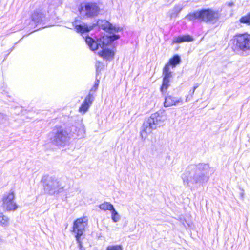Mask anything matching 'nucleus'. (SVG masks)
<instances>
[{
    "mask_svg": "<svg viewBox=\"0 0 250 250\" xmlns=\"http://www.w3.org/2000/svg\"><path fill=\"white\" fill-rule=\"evenodd\" d=\"M163 75L164 76L163 78H166V79L170 80L172 77V72L170 71L169 64L165 65L163 71Z\"/></svg>",
    "mask_w": 250,
    "mask_h": 250,
    "instance_id": "15",
    "label": "nucleus"
},
{
    "mask_svg": "<svg viewBox=\"0 0 250 250\" xmlns=\"http://www.w3.org/2000/svg\"><path fill=\"white\" fill-rule=\"evenodd\" d=\"M166 119V116L162 111H159L152 114L149 118L144 121L141 127L140 135L142 138L146 139L147 135L160 126Z\"/></svg>",
    "mask_w": 250,
    "mask_h": 250,
    "instance_id": "4",
    "label": "nucleus"
},
{
    "mask_svg": "<svg viewBox=\"0 0 250 250\" xmlns=\"http://www.w3.org/2000/svg\"><path fill=\"white\" fill-rule=\"evenodd\" d=\"M90 106V105L83 101L79 108V111L80 112L85 113L86 111H87Z\"/></svg>",
    "mask_w": 250,
    "mask_h": 250,
    "instance_id": "22",
    "label": "nucleus"
},
{
    "mask_svg": "<svg viewBox=\"0 0 250 250\" xmlns=\"http://www.w3.org/2000/svg\"><path fill=\"white\" fill-rule=\"evenodd\" d=\"M181 62V58L178 55H174L171 58L167 64H169V66L172 65L173 67L179 64Z\"/></svg>",
    "mask_w": 250,
    "mask_h": 250,
    "instance_id": "17",
    "label": "nucleus"
},
{
    "mask_svg": "<svg viewBox=\"0 0 250 250\" xmlns=\"http://www.w3.org/2000/svg\"><path fill=\"white\" fill-rule=\"evenodd\" d=\"M235 49L243 53L250 51V34L248 33L236 35L233 38Z\"/></svg>",
    "mask_w": 250,
    "mask_h": 250,
    "instance_id": "7",
    "label": "nucleus"
},
{
    "mask_svg": "<svg viewBox=\"0 0 250 250\" xmlns=\"http://www.w3.org/2000/svg\"><path fill=\"white\" fill-rule=\"evenodd\" d=\"M72 24L76 31L81 34L88 33L97 26L107 32L106 35H112L115 34L114 32H117L120 30L119 27L114 26L106 21L99 20L96 23L88 25L86 23H82L80 21L76 20Z\"/></svg>",
    "mask_w": 250,
    "mask_h": 250,
    "instance_id": "3",
    "label": "nucleus"
},
{
    "mask_svg": "<svg viewBox=\"0 0 250 250\" xmlns=\"http://www.w3.org/2000/svg\"><path fill=\"white\" fill-rule=\"evenodd\" d=\"M15 194L13 191H11L5 193L2 198L3 205L4 208L7 211H14L18 208V205L14 201Z\"/></svg>",
    "mask_w": 250,
    "mask_h": 250,
    "instance_id": "11",
    "label": "nucleus"
},
{
    "mask_svg": "<svg viewBox=\"0 0 250 250\" xmlns=\"http://www.w3.org/2000/svg\"><path fill=\"white\" fill-rule=\"evenodd\" d=\"M100 8L96 3L86 2L81 4L79 8V12L83 19L92 18L97 16L99 12Z\"/></svg>",
    "mask_w": 250,
    "mask_h": 250,
    "instance_id": "8",
    "label": "nucleus"
},
{
    "mask_svg": "<svg viewBox=\"0 0 250 250\" xmlns=\"http://www.w3.org/2000/svg\"><path fill=\"white\" fill-rule=\"evenodd\" d=\"M240 23L250 25V12L247 15L242 17L239 20Z\"/></svg>",
    "mask_w": 250,
    "mask_h": 250,
    "instance_id": "21",
    "label": "nucleus"
},
{
    "mask_svg": "<svg viewBox=\"0 0 250 250\" xmlns=\"http://www.w3.org/2000/svg\"><path fill=\"white\" fill-rule=\"evenodd\" d=\"M183 100L182 97H175L171 95L165 97L164 105L165 107L178 106L182 104Z\"/></svg>",
    "mask_w": 250,
    "mask_h": 250,
    "instance_id": "12",
    "label": "nucleus"
},
{
    "mask_svg": "<svg viewBox=\"0 0 250 250\" xmlns=\"http://www.w3.org/2000/svg\"><path fill=\"white\" fill-rule=\"evenodd\" d=\"M198 84H196L194 87H193V90H190L189 92V95L187 96L186 97V102H188L190 98H192L193 97V95L194 94V93L195 92V90L196 89V88L198 87Z\"/></svg>",
    "mask_w": 250,
    "mask_h": 250,
    "instance_id": "24",
    "label": "nucleus"
},
{
    "mask_svg": "<svg viewBox=\"0 0 250 250\" xmlns=\"http://www.w3.org/2000/svg\"><path fill=\"white\" fill-rule=\"evenodd\" d=\"M94 95H92L91 94H88V95L85 97L84 102L91 105L94 101Z\"/></svg>",
    "mask_w": 250,
    "mask_h": 250,
    "instance_id": "23",
    "label": "nucleus"
},
{
    "mask_svg": "<svg viewBox=\"0 0 250 250\" xmlns=\"http://www.w3.org/2000/svg\"><path fill=\"white\" fill-rule=\"evenodd\" d=\"M111 219L113 222L116 223L121 219V216L114 208L111 211Z\"/></svg>",
    "mask_w": 250,
    "mask_h": 250,
    "instance_id": "18",
    "label": "nucleus"
},
{
    "mask_svg": "<svg viewBox=\"0 0 250 250\" xmlns=\"http://www.w3.org/2000/svg\"><path fill=\"white\" fill-rule=\"evenodd\" d=\"M8 224L9 218L2 213H0V225L2 226H7Z\"/></svg>",
    "mask_w": 250,
    "mask_h": 250,
    "instance_id": "20",
    "label": "nucleus"
},
{
    "mask_svg": "<svg viewBox=\"0 0 250 250\" xmlns=\"http://www.w3.org/2000/svg\"><path fill=\"white\" fill-rule=\"evenodd\" d=\"M45 11L42 9L35 10L31 16L32 21L36 24H39L45 20Z\"/></svg>",
    "mask_w": 250,
    "mask_h": 250,
    "instance_id": "13",
    "label": "nucleus"
},
{
    "mask_svg": "<svg viewBox=\"0 0 250 250\" xmlns=\"http://www.w3.org/2000/svg\"><path fill=\"white\" fill-rule=\"evenodd\" d=\"M233 5H234V4H233V3H232H232H229L228 4V6H233Z\"/></svg>",
    "mask_w": 250,
    "mask_h": 250,
    "instance_id": "30",
    "label": "nucleus"
},
{
    "mask_svg": "<svg viewBox=\"0 0 250 250\" xmlns=\"http://www.w3.org/2000/svg\"><path fill=\"white\" fill-rule=\"evenodd\" d=\"M84 132L85 131L84 128L82 126H81V127L79 128L78 131L76 133V134L77 136L82 137L83 136V134L84 133Z\"/></svg>",
    "mask_w": 250,
    "mask_h": 250,
    "instance_id": "27",
    "label": "nucleus"
},
{
    "mask_svg": "<svg viewBox=\"0 0 250 250\" xmlns=\"http://www.w3.org/2000/svg\"><path fill=\"white\" fill-rule=\"evenodd\" d=\"M210 170L208 164L198 163L189 165L181 176L184 185L187 186L189 183L203 184L207 182L209 179Z\"/></svg>",
    "mask_w": 250,
    "mask_h": 250,
    "instance_id": "1",
    "label": "nucleus"
},
{
    "mask_svg": "<svg viewBox=\"0 0 250 250\" xmlns=\"http://www.w3.org/2000/svg\"><path fill=\"white\" fill-rule=\"evenodd\" d=\"M96 66H97V72L98 71V69H99V66H97V65H96Z\"/></svg>",
    "mask_w": 250,
    "mask_h": 250,
    "instance_id": "31",
    "label": "nucleus"
},
{
    "mask_svg": "<svg viewBox=\"0 0 250 250\" xmlns=\"http://www.w3.org/2000/svg\"><path fill=\"white\" fill-rule=\"evenodd\" d=\"M62 188L59 180L55 177H49L44 185L45 190L50 194L60 192Z\"/></svg>",
    "mask_w": 250,
    "mask_h": 250,
    "instance_id": "10",
    "label": "nucleus"
},
{
    "mask_svg": "<svg viewBox=\"0 0 250 250\" xmlns=\"http://www.w3.org/2000/svg\"><path fill=\"white\" fill-rule=\"evenodd\" d=\"M99 208L104 211H111L113 209H114V207L113 205L109 202H104V203L99 205Z\"/></svg>",
    "mask_w": 250,
    "mask_h": 250,
    "instance_id": "16",
    "label": "nucleus"
},
{
    "mask_svg": "<svg viewBox=\"0 0 250 250\" xmlns=\"http://www.w3.org/2000/svg\"><path fill=\"white\" fill-rule=\"evenodd\" d=\"M119 38V35L113 34L112 35H104L97 39L96 41L90 37L87 36L85 41L91 50L95 51L99 47H101L103 50L99 53V55L104 58H108L113 57L114 53L111 50L104 48Z\"/></svg>",
    "mask_w": 250,
    "mask_h": 250,
    "instance_id": "2",
    "label": "nucleus"
},
{
    "mask_svg": "<svg viewBox=\"0 0 250 250\" xmlns=\"http://www.w3.org/2000/svg\"><path fill=\"white\" fill-rule=\"evenodd\" d=\"M80 250H84V249L82 248V249H80Z\"/></svg>",
    "mask_w": 250,
    "mask_h": 250,
    "instance_id": "32",
    "label": "nucleus"
},
{
    "mask_svg": "<svg viewBox=\"0 0 250 250\" xmlns=\"http://www.w3.org/2000/svg\"><path fill=\"white\" fill-rule=\"evenodd\" d=\"M220 17V14L219 12L207 9L191 13L185 18L189 21L198 20L207 23L214 24L219 20Z\"/></svg>",
    "mask_w": 250,
    "mask_h": 250,
    "instance_id": "5",
    "label": "nucleus"
},
{
    "mask_svg": "<svg viewBox=\"0 0 250 250\" xmlns=\"http://www.w3.org/2000/svg\"><path fill=\"white\" fill-rule=\"evenodd\" d=\"M87 224V219L85 218L77 219L73 223V232L76 234L75 237L80 249H82V244L80 237L83 235Z\"/></svg>",
    "mask_w": 250,
    "mask_h": 250,
    "instance_id": "9",
    "label": "nucleus"
},
{
    "mask_svg": "<svg viewBox=\"0 0 250 250\" xmlns=\"http://www.w3.org/2000/svg\"><path fill=\"white\" fill-rule=\"evenodd\" d=\"M182 9V7L180 5H177L174 7L172 10V13L171 14V17H172L174 15H177Z\"/></svg>",
    "mask_w": 250,
    "mask_h": 250,
    "instance_id": "25",
    "label": "nucleus"
},
{
    "mask_svg": "<svg viewBox=\"0 0 250 250\" xmlns=\"http://www.w3.org/2000/svg\"><path fill=\"white\" fill-rule=\"evenodd\" d=\"M96 91V90H94V87L93 86L90 89L89 94H91L92 95H94V93Z\"/></svg>",
    "mask_w": 250,
    "mask_h": 250,
    "instance_id": "29",
    "label": "nucleus"
},
{
    "mask_svg": "<svg viewBox=\"0 0 250 250\" xmlns=\"http://www.w3.org/2000/svg\"><path fill=\"white\" fill-rule=\"evenodd\" d=\"M169 80L166 79V78H163V83L161 87V91L162 92H164L168 88L169 86Z\"/></svg>",
    "mask_w": 250,
    "mask_h": 250,
    "instance_id": "19",
    "label": "nucleus"
},
{
    "mask_svg": "<svg viewBox=\"0 0 250 250\" xmlns=\"http://www.w3.org/2000/svg\"><path fill=\"white\" fill-rule=\"evenodd\" d=\"M69 131L62 127H56L49 134L51 142L57 146H64L68 141L70 137Z\"/></svg>",
    "mask_w": 250,
    "mask_h": 250,
    "instance_id": "6",
    "label": "nucleus"
},
{
    "mask_svg": "<svg viewBox=\"0 0 250 250\" xmlns=\"http://www.w3.org/2000/svg\"><path fill=\"white\" fill-rule=\"evenodd\" d=\"M106 250H123V248L121 245H111L108 246Z\"/></svg>",
    "mask_w": 250,
    "mask_h": 250,
    "instance_id": "26",
    "label": "nucleus"
},
{
    "mask_svg": "<svg viewBox=\"0 0 250 250\" xmlns=\"http://www.w3.org/2000/svg\"><path fill=\"white\" fill-rule=\"evenodd\" d=\"M99 84V81L97 80L93 86L94 87V90H97V89L98 88Z\"/></svg>",
    "mask_w": 250,
    "mask_h": 250,
    "instance_id": "28",
    "label": "nucleus"
},
{
    "mask_svg": "<svg viewBox=\"0 0 250 250\" xmlns=\"http://www.w3.org/2000/svg\"><path fill=\"white\" fill-rule=\"evenodd\" d=\"M193 40V38L189 35H185L179 36L178 37H175L173 38L172 43H181L183 42H189Z\"/></svg>",
    "mask_w": 250,
    "mask_h": 250,
    "instance_id": "14",
    "label": "nucleus"
}]
</instances>
